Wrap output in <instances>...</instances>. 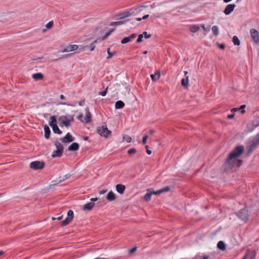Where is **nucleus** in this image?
<instances>
[{
  "mask_svg": "<svg viewBox=\"0 0 259 259\" xmlns=\"http://www.w3.org/2000/svg\"><path fill=\"white\" fill-rule=\"evenodd\" d=\"M234 214L244 223H247L249 221V211L246 207L234 212Z\"/></svg>",
  "mask_w": 259,
  "mask_h": 259,
  "instance_id": "f03ea898",
  "label": "nucleus"
},
{
  "mask_svg": "<svg viewBox=\"0 0 259 259\" xmlns=\"http://www.w3.org/2000/svg\"><path fill=\"white\" fill-rule=\"evenodd\" d=\"M95 205V202H89L85 204L83 206V210H91Z\"/></svg>",
  "mask_w": 259,
  "mask_h": 259,
  "instance_id": "a211bd4d",
  "label": "nucleus"
},
{
  "mask_svg": "<svg viewBox=\"0 0 259 259\" xmlns=\"http://www.w3.org/2000/svg\"><path fill=\"white\" fill-rule=\"evenodd\" d=\"M45 162L40 161H34L30 163V167L34 170L41 169L45 167Z\"/></svg>",
  "mask_w": 259,
  "mask_h": 259,
  "instance_id": "0eeeda50",
  "label": "nucleus"
},
{
  "mask_svg": "<svg viewBox=\"0 0 259 259\" xmlns=\"http://www.w3.org/2000/svg\"><path fill=\"white\" fill-rule=\"evenodd\" d=\"M115 30V28H113L110 29L108 32H107L104 36H103L101 38L102 40H104L106 39L108 36H109L112 32Z\"/></svg>",
  "mask_w": 259,
  "mask_h": 259,
  "instance_id": "473e14b6",
  "label": "nucleus"
},
{
  "mask_svg": "<svg viewBox=\"0 0 259 259\" xmlns=\"http://www.w3.org/2000/svg\"><path fill=\"white\" fill-rule=\"evenodd\" d=\"M199 30V27L197 25H193L190 28V30L192 32H196Z\"/></svg>",
  "mask_w": 259,
  "mask_h": 259,
  "instance_id": "7c9ffc66",
  "label": "nucleus"
},
{
  "mask_svg": "<svg viewBox=\"0 0 259 259\" xmlns=\"http://www.w3.org/2000/svg\"><path fill=\"white\" fill-rule=\"evenodd\" d=\"M79 145L76 142L72 143L68 147V150L69 151H75L79 149Z\"/></svg>",
  "mask_w": 259,
  "mask_h": 259,
  "instance_id": "2eb2a0df",
  "label": "nucleus"
},
{
  "mask_svg": "<svg viewBox=\"0 0 259 259\" xmlns=\"http://www.w3.org/2000/svg\"><path fill=\"white\" fill-rule=\"evenodd\" d=\"M99 40V39H96L95 40H94V41H93L89 46V47L90 48V51H93L94 50L95 48V43H96L98 40Z\"/></svg>",
  "mask_w": 259,
  "mask_h": 259,
  "instance_id": "e433bc0d",
  "label": "nucleus"
},
{
  "mask_svg": "<svg viewBox=\"0 0 259 259\" xmlns=\"http://www.w3.org/2000/svg\"><path fill=\"white\" fill-rule=\"evenodd\" d=\"M137 7H139V8H147L148 6H146V5H141V6H137Z\"/></svg>",
  "mask_w": 259,
  "mask_h": 259,
  "instance_id": "680f3d73",
  "label": "nucleus"
},
{
  "mask_svg": "<svg viewBox=\"0 0 259 259\" xmlns=\"http://www.w3.org/2000/svg\"><path fill=\"white\" fill-rule=\"evenodd\" d=\"M137 247L136 246H135L134 247H133L132 248H131V249L129 250V252L130 253H134L135 251H136L137 250Z\"/></svg>",
  "mask_w": 259,
  "mask_h": 259,
  "instance_id": "603ef678",
  "label": "nucleus"
},
{
  "mask_svg": "<svg viewBox=\"0 0 259 259\" xmlns=\"http://www.w3.org/2000/svg\"><path fill=\"white\" fill-rule=\"evenodd\" d=\"M246 107V105H242L240 108L238 109L239 110H240V113L241 114H244L245 113V110L244 108Z\"/></svg>",
  "mask_w": 259,
  "mask_h": 259,
  "instance_id": "37998d69",
  "label": "nucleus"
},
{
  "mask_svg": "<svg viewBox=\"0 0 259 259\" xmlns=\"http://www.w3.org/2000/svg\"><path fill=\"white\" fill-rule=\"evenodd\" d=\"M78 48V46L77 45H71L64 48L60 52L62 53L71 52L77 50Z\"/></svg>",
  "mask_w": 259,
  "mask_h": 259,
  "instance_id": "9b49d317",
  "label": "nucleus"
},
{
  "mask_svg": "<svg viewBox=\"0 0 259 259\" xmlns=\"http://www.w3.org/2000/svg\"><path fill=\"white\" fill-rule=\"evenodd\" d=\"M250 33L254 43L259 44V32L255 29L252 28L250 30Z\"/></svg>",
  "mask_w": 259,
  "mask_h": 259,
  "instance_id": "6e6552de",
  "label": "nucleus"
},
{
  "mask_svg": "<svg viewBox=\"0 0 259 259\" xmlns=\"http://www.w3.org/2000/svg\"><path fill=\"white\" fill-rule=\"evenodd\" d=\"M142 34H143V37H144L145 38H147V39L150 38L151 36V34H148L147 32H146V31L143 32Z\"/></svg>",
  "mask_w": 259,
  "mask_h": 259,
  "instance_id": "a18cd8bd",
  "label": "nucleus"
},
{
  "mask_svg": "<svg viewBox=\"0 0 259 259\" xmlns=\"http://www.w3.org/2000/svg\"><path fill=\"white\" fill-rule=\"evenodd\" d=\"M97 133L99 134L101 137L104 138H108V136L111 135V131L108 130L106 125H102L98 127L97 128Z\"/></svg>",
  "mask_w": 259,
  "mask_h": 259,
  "instance_id": "39448f33",
  "label": "nucleus"
},
{
  "mask_svg": "<svg viewBox=\"0 0 259 259\" xmlns=\"http://www.w3.org/2000/svg\"><path fill=\"white\" fill-rule=\"evenodd\" d=\"M249 255L250 259H255L256 251L254 250L251 251L250 252Z\"/></svg>",
  "mask_w": 259,
  "mask_h": 259,
  "instance_id": "58836bf2",
  "label": "nucleus"
},
{
  "mask_svg": "<svg viewBox=\"0 0 259 259\" xmlns=\"http://www.w3.org/2000/svg\"><path fill=\"white\" fill-rule=\"evenodd\" d=\"M209 257L208 256L205 255L202 256V259H208Z\"/></svg>",
  "mask_w": 259,
  "mask_h": 259,
  "instance_id": "774afa93",
  "label": "nucleus"
},
{
  "mask_svg": "<svg viewBox=\"0 0 259 259\" xmlns=\"http://www.w3.org/2000/svg\"><path fill=\"white\" fill-rule=\"evenodd\" d=\"M155 133V131L154 130H151L149 131V134L150 135H152Z\"/></svg>",
  "mask_w": 259,
  "mask_h": 259,
  "instance_id": "0e129e2a",
  "label": "nucleus"
},
{
  "mask_svg": "<svg viewBox=\"0 0 259 259\" xmlns=\"http://www.w3.org/2000/svg\"><path fill=\"white\" fill-rule=\"evenodd\" d=\"M148 146H146L145 148L146 149V152L148 155H150L152 153L151 151L148 149Z\"/></svg>",
  "mask_w": 259,
  "mask_h": 259,
  "instance_id": "13d9d810",
  "label": "nucleus"
},
{
  "mask_svg": "<svg viewBox=\"0 0 259 259\" xmlns=\"http://www.w3.org/2000/svg\"><path fill=\"white\" fill-rule=\"evenodd\" d=\"M152 194H155V195H159V194L162 193L160 189L158 191H152Z\"/></svg>",
  "mask_w": 259,
  "mask_h": 259,
  "instance_id": "864d4df0",
  "label": "nucleus"
},
{
  "mask_svg": "<svg viewBox=\"0 0 259 259\" xmlns=\"http://www.w3.org/2000/svg\"><path fill=\"white\" fill-rule=\"evenodd\" d=\"M137 36V34L136 33H133L130 35L129 36L124 37L121 40V43L122 44H126L131 41L133 39L136 38Z\"/></svg>",
  "mask_w": 259,
  "mask_h": 259,
  "instance_id": "9d476101",
  "label": "nucleus"
},
{
  "mask_svg": "<svg viewBox=\"0 0 259 259\" xmlns=\"http://www.w3.org/2000/svg\"><path fill=\"white\" fill-rule=\"evenodd\" d=\"M53 25V21H50L46 25V27L48 28V29H50L52 27Z\"/></svg>",
  "mask_w": 259,
  "mask_h": 259,
  "instance_id": "de8ad7c7",
  "label": "nucleus"
},
{
  "mask_svg": "<svg viewBox=\"0 0 259 259\" xmlns=\"http://www.w3.org/2000/svg\"><path fill=\"white\" fill-rule=\"evenodd\" d=\"M149 15L147 14V15H144L143 17H142V19L143 20H145V19H146L147 18H148L149 17Z\"/></svg>",
  "mask_w": 259,
  "mask_h": 259,
  "instance_id": "69168bd1",
  "label": "nucleus"
},
{
  "mask_svg": "<svg viewBox=\"0 0 259 259\" xmlns=\"http://www.w3.org/2000/svg\"><path fill=\"white\" fill-rule=\"evenodd\" d=\"M150 76L152 81H155L160 78V73L159 71H157L154 74H151Z\"/></svg>",
  "mask_w": 259,
  "mask_h": 259,
  "instance_id": "cd10ccee",
  "label": "nucleus"
},
{
  "mask_svg": "<svg viewBox=\"0 0 259 259\" xmlns=\"http://www.w3.org/2000/svg\"><path fill=\"white\" fill-rule=\"evenodd\" d=\"M148 138V135H145L143 137V140H142L143 144L145 145L147 143V140Z\"/></svg>",
  "mask_w": 259,
  "mask_h": 259,
  "instance_id": "3c124183",
  "label": "nucleus"
},
{
  "mask_svg": "<svg viewBox=\"0 0 259 259\" xmlns=\"http://www.w3.org/2000/svg\"><path fill=\"white\" fill-rule=\"evenodd\" d=\"M69 119L66 120H63L62 122L60 123L61 126L64 125L66 127H68L71 125L70 122L73 121L74 118L73 116L69 115Z\"/></svg>",
  "mask_w": 259,
  "mask_h": 259,
  "instance_id": "f8f14e48",
  "label": "nucleus"
},
{
  "mask_svg": "<svg viewBox=\"0 0 259 259\" xmlns=\"http://www.w3.org/2000/svg\"><path fill=\"white\" fill-rule=\"evenodd\" d=\"M86 116L85 118V123H89L91 120V114L88 108L85 109Z\"/></svg>",
  "mask_w": 259,
  "mask_h": 259,
  "instance_id": "b1692460",
  "label": "nucleus"
},
{
  "mask_svg": "<svg viewBox=\"0 0 259 259\" xmlns=\"http://www.w3.org/2000/svg\"><path fill=\"white\" fill-rule=\"evenodd\" d=\"M123 140H125L127 143H130L132 141V138L128 135H124L123 137Z\"/></svg>",
  "mask_w": 259,
  "mask_h": 259,
  "instance_id": "ea45409f",
  "label": "nucleus"
},
{
  "mask_svg": "<svg viewBox=\"0 0 259 259\" xmlns=\"http://www.w3.org/2000/svg\"><path fill=\"white\" fill-rule=\"evenodd\" d=\"M138 9H139V7H137V6L133 7L131 9H127V11H128V12H129L128 13L129 16H134V15L138 14L140 12V11L137 12V10Z\"/></svg>",
  "mask_w": 259,
  "mask_h": 259,
  "instance_id": "dca6fc26",
  "label": "nucleus"
},
{
  "mask_svg": "<svg viewBox=\"0 0 259 259\" xmlns=\"http://www.w3.org/2000/svg\"><path fill=\"white\" fill-rule=\"evenodd\" d=\"M137 152V150L135 148H132L128 150L127 153L130 155H132L133 154L136 153Z\"/></svg>",
  "mask_w": 259,
  "mask_h": 259,
  "instance_id": "c03bdc74",
  "label": "nucleus"
},
{
  "mask_svg": "<svg viewBox=\"0 0 259 259\" xmlns=\"http://www.w3.org/2000/svg\"><path fill=\"white\" fill-rule=\"evenodd\" d=\"M98 200V198H92L91 199V202H94L95 201H97Z\"/></svg>",
  "mask_w": 259,
  "mask_h": 259,
  "instance_id": "338daca9",
  "label": "nucleus"
},
{
  "mask_svg": "<svg viewBox=\"0 0 259 259\" xmlns=\"http://www.w3.org/2000/svg\"><path fill=\"white\" fill-rule=\"evenodd\" d=\"M70 177H71V174H66V175H65L64 176L63 180L64 181V180H65L66 179H67L69 178Z\"/></svg>",
  "mask_w": 259,
  "mask_h": 259,
  "instance_id": "4d7b16f0",
  "label": "nucleus"
},
{
  "mask_svg": "<svg viewBox=\"0 0 259 259\" xmlns=\"http://www.w3.org/2000/svg\"><path fill=\"white\" fill-rule=\"evenodd\" d=\"M232 41H233V44L236 46H239L240 44V41L238 37L236 35H235L233 37Z\"/></svg>",
  "mask_w": 259,
  "mask_h": 259,
  "instance_id": "72a5a7b5",
  "label": "nucleus"
},
{
  "mask_svg": "<svg viewBox=\"0 0 259 259\" xmlns=\"http://www.w3.org/2000/svg\"><path fill=\"white\" fill-rule=\"evenodd\" d=\"M74 212L72 210H69L67 212L66 218L61 222V226L64 227L68 225L73 219Z\"/></svg>",
  "mask_w": 259,
  "mask_h": 259,
  "instance_id": "423d86ee",
  "label": "nucleus"
},
{
  "mask_svg": "<svg viewBox=\"0 0 259 259\" xmlns=\"http://www.w3.org/2000/svg\"><path fill=\"white\" fill-rule=\"evenodd\" d=\"M143 34H140L138 35V39H137V43H140L141 42H142L143 41Z\"/></svg>",
  "mask_w": 259,
  "mask_h": 259,
  "instance_id": "79ce46f5",
  "label": "nucleus"
},
{
  "mask_svg": "<svg viewBox=\"0 0 259 259\" xmlns=\"http://www.w3.org/2000/svg\"><path fill=\"white\" fill-rule=\"evenodd\" d=\"M57 118L55 115H53L50 117L49 125L52 127L54 126L57 125Z\"/></svg>",
  "mask_w": 259,
  "mask_h": 259,
  "instance_id": "6ab92c4d",
  "label": "nucleus"
},
{
  "mask_svg": "<svg viewBox=\"0 0 259 259\" xmlns=\"http://www.w3.org/2000/svg\"><path fill=\"white\" fill-rule=\"evenodd\" d=\"M161 193L168 192L170 190V187L169 186H166L164 187L163 188H162L160 189Z\"/></svg>",
  "mask_w": 259,
  "mask_h": 259,
  "instance_id": "49530a36",
  "label": "nucleus"
},
{
  "mask_svg": "<svg viewBox=\"0 0 259 259\" xmlns=\"http://www.w3.org/2000/svg\"><path fill=\"white\" fill-rule=\"evenodd\" d=\"M71 55V54H67V55H65L64 56H63L62 57H60V58H57V59H55L54 60H53V61H57L58 60H60L62 59H64V58H66L69 56H70Z\"/></svg>",
  "mask_w": 259,
  "mask_h": 259,
  "instance_id": "a19ab883",
  "label": "nucleus"
},
{
  "mask_svg": "<svg viewBox=\"0 0 259 259\" xmlns=\"http://www.w3.org/2000/svg\"><path fill=\"white\" fill-rule=\"evenodd\" d=\"M238 110H239L238 108H234L231 109V112H236V111H238Z\"/></svg>",
  "mask_w": 259,
  "mask_h": 259,
  "instance_id": "e2e57ef3",
  "label": "nucleus"
},
{
  "mask_svg": "<svg viewBox=\"0 0 259 259\" xmlns=\"http://www.w3.org/2000/svg\"><path fill=\"white\" fill-rule=\"evenodd\" d=\"M56 150H54L52 154V157H60L62 156L63 152V145L58 141H56L54 143Z\"/></svg>",
  "mask_w": 259,
  "mask_h": 259,
  "instance_id": "20e7f679",
  "label": "nucleus"
},
{
  "mask_svg": "<svg viewBox=\"0 0 259 259\" xmlns=\"http://www.w3.org/2000/svg\"><path fill=\"white\" fill-rule=\"evenodd\" d=\"M188 77V76H186V78H183L181 80V84L185 88H187L189 86Z\"/></svg>",
  "mask_w": 259,
  "mask_h": 259,
  "instance_id": "c85d7f7f",
  "label": "nucleus"
},
{
  "mask_svg": "<svg viewBox=\"0 0 259 259\" xmlns=\"http://www.w3.org/2000/svg\"><path fill=\"white\" fill-rule=\"evenodd\" d=\"M69 119V116H65V115L61 116L59 118V122L60 123H61L62 122L63 120H66Z\"/></svg>",
  "mask_w": 259,
  "mask_h": 259,
  "instance_id": "c9c22d12",
  "label": "nucleus"
},
{
  "mask_svg": "<svg viewBox=\"0 0 259 259\" xmlns=\"http://www.w3.org/2000/svg\"><path fill=\"white\" fill-rule=\"evenodd\" d=\"M251 122L255 127L259 126V116L257 117L256 118H255L254 120H253Z\"/></svg>",
  "mask_w": 259,
  "mask_h": 259,
  "instance_id": "4c0bfd02",
  "label": "nucleus"
},
{
  "mask_svg": "<svg viewBox=\"0 0 259 259\" xmlns=\"http://www.w3.org/2000/svg\"><path fill=\"white\" fill-rule=\"evenodd\" d=\"M152 195V191H150L149 190H148V192L145 195L144 198V200L146 201H149L151 199V196Z\"/></svg>",
  "mask_w": 259,
  "mask_h": 259,
  "instance_id": "c756f323",
  "label": "nucleus"
},
{
  "mask_svg": "<svg viewBox=\"0 0 259 259\" xmlns=\"http://www.w3.org/2000/svg\"><path fill=\"white\" fill-rule=\"evenodd\" d=\"M225 48V45L224 44H221L219 45V48L221 49H224Z\"/></svg>",
  "mask_w": 259,
  "mask_h": 259,
  "instance_id": "052dcab7",
  "label": "nucleus"
},
{
  "mask_svg": "<svg viewBox=\"0 0 259 259\" xmlns=\"http://www.w3.org/2000/svg\"><path fill=\"white\" fill-rule=\"evenodd\" d=\"M52 128L53 132L55 134L61 135L62 133V131L59 128L58 125L54 126L52 127Z\"/></svg>",
  "mask_w": 259,
  "mask_h": 259,
  "instance_id": "2f4dec72",
  "label": "nucleus"
},
{
  "mask_svg": "<svg viewBox=\"0 0 259 259\" xmlns=\"http://www.w3.org/2000/svg\"><path fill=\"white\" fill-rule=\"evenodd\" d=\"M256 127L253 124L252 122L248 123L246 127V130L247 133L252 132Z\"/></svg>",
  "mask_w": 259,
  "mask_h": 259,
  "instance_id": "393cba45",
  "label": "nucleus"
},
{
  "mask_svg": "<svg viewBox=\"0 0 259 259\" xmlns=\"http://www.w3.org/2000/svg\"><path fill=\"white\" fill-rule=\"evenodd\" d=\"M259 144V132L253 138L248 145V150L247 154H250L256 148Z\"/></svg>",
  "mask_w": 259,
  "mask_h": 259,
  "instance_id": "7ed1b4c3",
  "label": "nucleus"
},
{
  "mask_svg": "<svg viewBox=\"0 0 259 259\" xmlns=\"http://www.w3.org/2000/svg\"><path fill=\"white\" fill-rule=\"evenodd\" d=\"M32 77L35 80H39L43 78V75L41 73H36L32 74Z\"/></svg>",
  "mask_w": 259,
  "mask_h": 259,
  "instance_id": "a878e982",
  "label": "nucleus"
},
{
  "mask_svg": "<svg viewBox=\"0 0 259 259\" xmlns=\"http://www.w3.org/2000/svg\"><path fill=\"white\" fill-rule=\"evenodd\" d=\"M62 218H63V215H62L61 216H60V217H59L58 218L53 217L52 219V220H54V221L56 220H61L62 219Z\"/></svg>",
  "mask_w": 259,
  "mask_h": 259,
  "instance_id": "6e6d98bb",
  "label": "nucleus"
},
{
  "mask_svg": "<svg viewBox=\"0 0 259 259\" xmlns=\"http://www.w3.org/2000/svg\"><path fill=\"white\" fill-rule=\"evenodd\" d=\"M234 115H235V114H234V113H233V114H229V115H228V116H227V118H228V119H232V118H234Z\"/></svg>",
  "mask_w": 259,
  "mask_h": 259,
  "instance_id": "bf43d9fd",
  "label": "nucleus"
},
{
  "mask_svg": "<svg viewBox=\"0 0 259 259\" xmlns=\"http://www.w3.org/2000/svg\"><path fill=\"white\" fill-rule=\"evenodd\" d=\"M106 199L110 201L114 200L116 199L115 194L112 191H109L106 196Z\"/></svg>",
  "mask_w": 259,
  "mask_h": 259,
  "instance_id": "412c9836",
  "label": "nucleus"
},
{
  "mask_svg": "<svg viewBox=\"0 0 259 259\" xmlns=\"http://www.w3.org/2000/svg\"><path fill=\"white\" fill-rule=\"evenodd\" d=\"M218 248L224 251L226 250V245L225 243L223 241H220L217 244Z\"/></svg>",
  "mask_w": 259,
  "mask_h": 259,
  "instance_id": "bb28decb",
  "label": "nucleus"
},
{
  "mask_svg": "<svg viewBox=\"0 0 259 259\" xmlns=\"http://www.w3.org/2000/svg\"><path fill=\"white\" fill-rule=\"evenodd\" d=\"M212 31L214 36H217L219 34V28L217 26L214 25L212 27Z\"/></svg>",
  "mask_w": 259,
  "mask_h": 259,
  "instance_id": "f704fd0d",
  "label": "nucleus"
},
{
  "mask_svg": "<svg viewBox=\"0 0 259 259\" xmlns=\"http://www.w3.org/2000/svg\"><path fill=\"white\" fill-rule=\"evenodd\" d=\"M116 54V52L109 53L108 54V56L107 57V59H111L113 56Z\"/></svg>",
  "mask_w": 259,
  "mask_h": 259,
  "instance_id": "8fccbe9b",
  "label": "nucleus"
},
{
  "mask_svg": "<svg viewBox=\"0 0 259 259\" xmlns=\"http://www.w3.org/2000/svg\"><path fill=\"white\" fill-rule=\"evenodd\" d=\"M84 103H85V99L84 100H82L81 101H80L79 102H78V104L79 106H82L84 105Z\"/></svg>",
  "mask_w": 259,
  "mask_h": 259,
  "instance_id": "5fc2aeb1",
  "label": "nucleus"
},
{
  "mask_svg": "<svg viewBox=\"0 0 259 259\" xmlns=\"http://www.w3.org/2000/svg\"><path fill=\"white\" fill-rule=\"evenodd\" d=\"M244 147L239 145L235 147L229 154L224 164L225 168L227 169H232L234 166L239 167L242 164V160L236 159L244 152Z\"/></svg>",
  "mask_w": 259,
  "mask_h": 259,
  "instance_id": "f257e3e1",
  "label": "nucleus"
},
{
  "mask_svg": "<svg viewBox=\"0 0 259 259\" xmlns=\"http://www.w3.org/2000/svg\"><path fill=\"white\" fill-rule=\"evenodd\" d=\"M128 21H130V19H126V20H123V21L111 22L110 24V26H118L119 25L123 24Z\"/></svg>",
  "mask_w": 259,
  "mask_h": 259,
  "instance_id": "5701e85b",
  "label": "nucleus"
},
{
  "mask_svg": "<svg viewBox=\"0 0 259 259\" xmlns=\"http://www.w3.org/2000/svg\"><path fill=\"white\" fill-rule=\"evenodd\" d=\"M44 132L45 138L47 139H49L50 137L51 130L47 124H46L44 126Z\"/></svg>",
  "mask_w": 259,
  "mask_h": 259,
  "instance_id": "aec40b11",
  "label": "nucleus"
},
{
  "mask_svg": "<svg viewBox=\"0 0 259 259\" xmlns=\"http://www.w3.org/2000/svg\"><path fill=\"white\" fill-rule=\"evenodd\" d=\"M235 7V4H229L226 6L225 10H224V13L228 15L234 10Z\"/></svg>",
  "mask_w": 259,
  "mask_h": 259,
  "instance_id": "ddd939ff",
  "label": "nucleus"
},
{
  "mask_svg": "<svg viewBox=\"0 0 259 259\" xmlns=\"http://www.w3.org/2000/svg\"><path fill=\"white\" fill-rule=\"evenodd\" d=\"M128 13L129 12H128L127 10H126L122 12L119 13L118 14H117L116 15V18L117 19H121L125 18L126 17H130Z\"/></svg>",
  "mask_w": 259,
  "mask_h": 259,
  "instance_id": "4468645a",
  "label": "nucleus"
},
{
  "mask_svg": "<svg viewBox=\"0 0 259 259\" xmlns=\"http://www.w3.org/2000/svg\"><path fill=\"white\" fill-rule=\"evenodd\" d=\"M124 103L121 100H118L115 102V108L116 109H122L124 107Z\"/></svg>",
  "mask_w": 259,
  "mask_h": 259,
  "instance_id": "4be33fe9",
  "label": "nucleus"
},
{
  "mask_svg": "<svg viewBox=\"0 0 259 259\" xmlns=\"http://www.w3.org/2000/svg\"><path fill=\"white\" fill-rule=\"evenodd\" d=\"M74 139L69 133H68L64 137L61 138L60 140L63 143H67L73 142Z\"/></svg>",
  "mask_w": 259,
  "mask_h": 259,
  "instance_id": "1a4fd4ad",
  "label": "nucleus"
},
{
  "mask_svg": "<svg viewBox=\"0 0 259 259\" xmlns=\"http://www.w3.org/2000/svg\"><path fill=\"white\" fill-rule=\"evenodd\" d=\"M125 189V186L123 185L119 184L116 185V190L120 194H122Z\"/></svg>",
  "mask_w": 259,
  "mask_h": 259,
  "instance_id": "f3484780",
  "label": "nucleus"
},
{
  "mask_svg": "<svg viewBox=\"0 0 259 259\" xmlns=\"http://www.w3.org/2000/svg\"><path fill=\"white\" fill-rule=\"evenodd\" d=\"M108 87L106 88V89L104 91H102V92H100L99 93V95L102 96H105L107 94V90H108Z\"/></svg>",
  "mask_w": 259,
  "mask_h": 259,
  "instance_id": "09e8293b",
  "label": "nucleus"
}]
</instances>
